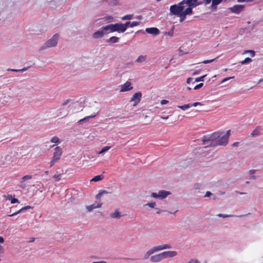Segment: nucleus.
Wrapping results in <instances>:
<instances>
[{
	"instance_id": "obj_1",
	"label": "nucleus",
	"mask_w": 263,
	"mask_h": 263,
	"mask_svg": "<svg viewBox=\"0 0 263 263\" xmlns=\"http://www.w3.org/2000/svg\"><path fill=\"white\" fill-rule=\"evenodd\" d=\"M220 137V133L215 132L211 135L204 136L203 137L202 141L204 144L208 145L205 147L217 146V140Z\"/></svg>"
},
{
	"instance_id": "obj_2",
	"label": "nucleus",
	"mask_w": 263,
	"mask_h": 263,
	"mask_svg": "<svg viewBox=\"0 0 263 263\" xmlns=\"http://www.w3.org/2000/svg\"><path fill=\"white\" fill-rule=\"evenodd\" d=\"M59 39V34L56 33L54 34L50 39L48 40L45 43L42 45L40 47V51L44 50L47 48L55 47L58 44Z\"/></svg>"
},
{
	"instance_id": "obj_3",
	"label": "nucleus",
	"mask_w": 263,
	"mask_h": 263,
	"mask_svg": "<svg viewBox=\"0 0 263 263\" xmlns=\"http://www.w3.org/2000/svg\"><path fill=\"white\" fill-rule=\"evenodd\" d=\"M185 7L181 2L177 4L173 5L170 8V15L178 16L184 13L185 11Z\"/></svg>"
},
{
	"instance_id": "obj_4",
	"label": "nucleus",
	"mask_w": 263,
	"mask_h": 263,
	"mask_svg": "<svg viewBox=\"0 0 263 263\" xmlns=\"http://www.w3.org/2000/svg\"><path fill=\"white\" fill-rule=\"evenodd\" d=\"M127 24L118 23L116 24H111L107 25L109 33L118 32V33H123L126 30Z\"/></svg>"
},
{
	"instance_id": "obj_5",
	"label": "nucleus",
	"mask_w": 263,
	"mask_h": 263,
	"mask_svg": "<svg viewBox=\"0 0 263 263\" xmlns=\"http://www.w3.org/2000/svg\"><path fill=\"white\" fill-rule=\"evenodd\" d=\"M172 248L171 246L169 244H164L162 245H159L157 246H155L149 250H148L144 255V259H146L148 258V257L154 253L155 252L161 251L165 249H169Z\"/></svg>"
},
{
	"instance_id": "obj_6",
	"label": "nucleus",
	"mask_w": 263,
	"mask_h": 263,
	"mask_svg": "<svg viewBox=\"0 0 263 263\" xmlns=\"http://www.w3.org/2000/svg\"><path fill=\"white\" fill-rule=\"evenodd\" d=\"M109 33L107 25L101 27L98 30L92 34V37L95 39L103 38L105 35Z\"/></svg>"
},
{
	"instance_id": "obj_7",
	"label": "nucleus",
	"mask_w": 263,
	"mask_h": 263,
	"mask_svg": "<svg viewBox=\"0 0 263 263\" xmlns=\"http://www.w3.org/2000/svg\"><path fill=\"white\" fill-rule=\"evenodd\" d=\"M62 154V149L60 147L57 146L54 148V152L51 161H50V166H52L54 164L58 162Z\"/></svg>"
},
{
	"instance_id": "obj_8",
	"label": "nucleus",
	"mask_w": 263,
	"mask_h": 263,
	"mask_svg": "<svg viewBox=\"0 0 263 263\" xmlns=\"http://www.w3.org/2000/svg\"><path fill=\"white\" fill-rule=\"evenodd\" d=\"M230 130L227 132L226 134L223 135H221L220 133V137L217 139V145H223L224 146L227 144L229 141V137L230 136Z\"/></svg>"
},
{
	"instance_id": "obj_9",
	"label": "nucleus",
	"mask_w": 263,
	"mask_h": 263,
	"mask_svg": "<svg viewBox=\"0 0 263 263\" xmlns=\"http://www.w3.org/2000/svg\"><path fill=\"white\" fill-rule=\"evenodd\" d=\"M171 194V193L169 191L160 190L158 193H152L151 194V196L154 198L163 199L166 198V197L170 195Z\"/></svg>"
},
{
	"instance_id": "obj_10",
	"label": "nucleus",
	"mask_w": 263,
	"mask_h": 263,
	"mask_svg": "<svg viewBox=\"0 0 263 263\" xmlns=\"http://www.w3.org/2000/svg\"><path fill=\"white\" fill-rule=\"evenodd\" d=\"M181 2L185 8H190L192 9V7H196L197 6L201 5V3H199L197 0H183Z\"/></svg>"
},
{
	"instance_id": "obj_11",
	"label": "nucleus",
	"mask_w": 263,
	"mask_h": 263,
	"mask_svg": "<svg viewBox=\"0 0 263 263\" xmlns=\"http://www.w3.org/2000/svg\"><path fill=\"white\" fill-rule=\"evenodd\" d=\"M244 6L242 5H235L232 7H230L229 10L235 14H239L243 10Z\"/></svg>"
},
{
	"instance_id": "obj_12",
	"label": "nucleus",
	"mask_w": 263,
	"mask_h": 263,
	"mask_svg": "<svg viewBox=\"0 0 263 263\" xmlns=\"http://www.w3.org/2000/svg\"><path fill=\"white\" fill-rule=\"evenodd\" d=\"M193 13V10L190 8H186L185 11L184 13L178 15L177 16L180 17L179 22L182 23L185 19L186 16L187 15H191Z\"/></svg>"
},
{
	"instance_id": "obj_13",
	"label": "nucleus",
	"mask_w": 263,
	"mask_h": 263,
	"mask_svg": "<svg viewBox=\"0 0 263 263\" xmlns=\"http://www.w3.org/2000/svg\"><path fill=\"white\" fill-rule=\"evenodd\" d=\"M142 98V93L140 92H138L134 94L130 99V101L135 102L134 106L138 104L141 101Z\"/></svg>"
},
{
	"instance_id": "obj_14",
	"label": "nucleus",
	"mask_w": 263,
	"mask_h": 263,
	"mask_svg": "<svg viewBox=\"0 0 263 263\" xmlns=\"http://www.w3.org/2000/svg\"><path fill=\"white\" fill-rule=\"evenodd\" d=\"M163 258H172L177 255V252L174 251H165L162 253Z\"/></svg>"
},
{
	"instance_id": "obj_15",
	"label": "nucleus",
	"mask_w": 263,
	"mask_h": 263,
	"mask_svg": "<svg viewBox=\"0 0 263 263\" xmlns=\"http://www.w3.org/2000/svg\"><path fill=\"white\" fill-rule=\"evenodd\" d=\"M133 87L131 86V83L127 81L125 84L121 85V92H124L133 89Z\"/></svg>"
},
{
	"instance_id": "obj_16",
	"label": "nucleus",
	"mask_w": 263,
	"mask_h": 263,
	"mask_svg": "<svg viewBox=\"0 0 263 263\" xmlns=\"http://www.w3.org/2000/svg\"><path fill=\"white\" fill-rule=\"evenodd\" d=\"M145 31L149 34H153L154 35H157L159 34V30L156 27L147 28L145 29Z\"/></svg>"
},
{
	"instance_id": "obj_17",
	"label": "nucleus",
	"mask_w": 263,
	"mask_h": 263,
	"mask_svg": "<svg viewBox=\"0 0 263 263\" xmlns=\"http://www.w3.org/2000/svg\"><path fill=\"white\" fill-rule=\"evenodd\" d=\"M96 111H97L95 112L93 114H92L90 116H87L83 119H80V120L78 121V123H79V124H82L83 122L88 121L90 119L95 118L99 114V110L97 109H96Z\"/></svg>"
},
{
	"instance_id": "obj_18",
	"label": "nucleus",
	"mask_w": 263,
	"mask_h": 263,
	"mask_svg": "<svg viewBox=\"0 0 263 263\" xmlns=\"http://www.w3.org/2000/svg\"><path fill=\"white\" fill-rule=\"evenodd\" d=\"M164 259L162 253L156 254L151 257V260L153 262H159Z\"/></svg>"
},
{
	"instance_id": "obj_19",
	"label": "nucleus",
	"mask_w": 263,
	"mask_h": 263,
	"mask_svg": "<svg viewBox=\"0 0 263 263\" xmlns=\"http://www.w3.org/2000/svg\"><path fill=\"white\" fill-rule=\"evenodd\" d=\"M262 129L261 126H257L251 133V135L253 137H256L260 135V132Z\"/></svg>"
},
{
	"instance_id": "obj_20",
	"label": "nucleus",
	"mask_w": 263,
	"mask_h": 263,
	"mask_svg": "<svg viewBox=\"0 0 263 263\" xmlns=\"http://www.w3.org/2000/svg\"><path fill=\"white\" fill-rule=\"evenodd\" d=\"M30 209H31V207L30 206H25L21 208L20 210H19L17 212H14V213H13L12 214L9 215V217H12V216H13L14 215H17V214H18L19 213H21L22 212H24L26 210Z\"/></svg>"
},
{
	"instance_id": "obj_21",
	"label": "nucleus",
	"mask_w": 263,
	"mask_h": 263,
	"mask_svg": "<svg viewBox=\"0 0 263 263\" xmlns=\"http://www.w3.org/2000/svg\"><path fill=\"white\" fill-rule=\"evenodd\" d=\"M101 206V204L100 203H94L90 205H88L86 206V209L88 212L92 211L93 209L99 208Z\"/></svg>"
},
{
	"instance_id": "obj_22",
	"label": "nucleus",
	"mask_w": 263,
	"mask_h": 263,
	"mask_svg": "<svg viewBox=\"0 0 263 263\" xmlns=\"http://www.w3.org/2000/svg\"><path fill=\"white\" fill-rule=\"evenodd\" d=\"M125 24H127L126 26V30L127 28L128 27L132 28L135 26H137L139 25L140 24V22L135 21V22H130L128 21V22H126Z\"/></svg>"
},
{
	"instance_id": "obj_23",
	"label": "nucleus",
	"mask_w": 263,
	"mask_h": 263,
	"mask_svg": "<svg viewBox=\"0 0 263 263\" xmlns=\"http://www.w3.org/2000/svg\"><path fill=\"white\" fill-rule=\"evenodd\" d=\"M147 58L146 55H139L137 59L135 60V62L137 63H143L145 62Z\"/></svg>"
},
{
	"instance_id": "obj_24",
	"label": "nucleus",
	"mask_w": 263,
	"mask_h": 263,
	"mask_svg": "<svg viewBox=\"0 0 263 263\" xmlns=\"http://www.w3.org/2000/svg\"><path fill=\"white\" fill-rule=\"evenodd\" d=\"M119 38L117 36H111L107 41V43L114 44L119 42Z\"/></svg>"
},
{
	"instance_id": "obj_25",
	"label": "nucleus",
	"mask_w": 263,
	"mask_h": 263,
	"mask_svg": "<svg viewBox=\"0 0 263 263\" xmlns=\"http://www.w3.org/2000/svg\"><path fill=\"white\" fill-rule=\"evenodd\" d=\"M110 215L112 218H120L122 216L120 212L118 211H116L115 212L111 213Z\"/></svg>"
},
{
	"instance_id": "obj_26",
	"label": "nucleus",
	"mask_w": 263,
	"mask_h": 263,
	"mask_svg": "<svg viewBox=\"0 0 263 263\" xmlns=\"http://www.w3.org/2000/svg\"><path fill=\"white\" fill-rule=\"evenodd\" d=\"M256 171H257V170L252 169V170H250L248 172V174L250 176V177L249 178L250 179L255 180L256 179V177L255 176L253 175V174H255Z\"/></svg>"
},
{
	"instance_id": "obj_27",
	"label": "nucleus",
	"mask_w": 263,
	"mask_h": 263,
	"mask_svg": "<svg viewBox=\"0 0 263 263\" xmlns=\"http://www.w3.org/2000/svg\"><path fill=\"white\" fill-rule=\"evenodd\" d=\"M106 2L110 6H116L119 4L118 0H103Z\"/></svg>"
},
{
	"instance_id": "obj_28",
	"label": "nucleus",
	"mask_w": 263,
	"mask_h": 263,
	"mask_svg": "<svg viewBox=\"0 0 263 263\" xmlns=\"http://www.w3.org/2000/svg\"><path fill=\"white\" fill-rule=\"evenodd\" d=\"M7 199L11 200V203L12 204L19 203L18 200L16 198H13L11 195H8Z\"/></svg>"
},
{
	"instance_id": "obj_29",
	"label": "nucleus",
	"mask_w": 263,
	"mask_h": 263,
	"mask_svg": "<svg viewBox=\"0 0 263 263\" xmlns=\"http://www.w3.org/2000/svg\"><path fill=\"white\" fill-rule=\"evenodd\" d=\"M103 178V176L101 175H97L91 179V181L97 182L101 180Z\"/></svg>"
},
{
	"instance_id": "obj_30",
	"label": "nucleus",
	"mask_w": 263,
	"mask_h": 263,
	"mask_svg": "<svg viewBox=\"0 0 263 263\" xmlns=\"http://www.w3.org/2000/svg\"><path fill=\"white\" fill-rule=\"evenodd\" d=\"M191 107L190 103L185 104L183 105L178 106V108L181 109L183 110H186Z\"/></svg>"
},
{
	"instance_id": "obj_31",
	"label": "nucleus",
	"mask_w": 263,
	"mask_h": 263,
	"mask_svg": "<svg viewBox=\"0 0 263 263\" xmlns=\"http://www.w3.org/2000/svg\"><path fill=\"white\" fill-rule=\"evenodd\" d=\"M53 178L54 179L55 181H59L61 179L62 174H58V172H57L53 176Z\"/></svg>"
},
{
	"instance_id": "obj_32",
	"label": "nucleus",
	"mask_w": 263,
	"mask_h": 263,
	"mask_svg": "<svg viewBox=\"0 0 263 263\" xmlns=\"http://www.w3.org/2000/svg\"><path fill=\"white\" fill-rule=\"evenodd\" d=\"M134 15L133 14H127L123 17H122V20H132L133 18Z\"/></svg>"
},
{
	"instance_id": "obj_33",
	"label": "nucleus",
	"mask_w": 263,
	"mask_h": 263,
	"mask_svg": "<svg viewBox=\"0 0 263 263\" xmlns=\"http://www.w3.org/2000/svg\"><path fill=\"white\" fill-rule=\"evenodd\" d=\"M32 178V176L31 175H25L22 178L21 182V183H23L26 180H28V179H31Z\"/></svg>"
},
{
	"instance_id": "obj_34",
	"label": "nucleus",
	"mask_w": 263,
	"mask_h": 263,
	"mask_svg": "<svg viewBox=\"0 0 263 263\" xmlns=\"http://www.w3.org/2000/svg\"><path fill=\"white\" fill-rule=\"evenodd\" d=\"M110 148V146H105L100 151L99 154H103V153L107 152Z\"/></svg>"
},
{
	"instance_id": "obj_35",
	"label": "nucleus",
	"mask_w": 263,
	"mask_h": 263,
	"mask_svg": "<svg viewBox=\"0 0 263 263\" xmlns=\"http://www.w3.org/2000/svg\"><path fill=\"white\" fill-rule=\"evenodd\" d=\"M50 141L52 143H60V141L59 138L58 137H57V136H54V137H52L51 138V139L50 140Z\"/></svg>"
},
{
	"instance_id": "obj_36",
	"label": "nucleus",
	"mask_w": 263,
	"mask_h": 263,
	"mask_svg": "<svg viewBox=\"0 0 263 263\" xmlns=\"http://www.w3.org/2000/svg\"><path fill=\"white\" fill-rule=\"evenodd\" d=\"M252 60L251 58L248 57V58H246L244 60L241 61L240 63L242 65H243V64H246L247 63H250L252 62Z\"/></svg>"
},
{
	"instance_id": "obj_37",
	"label": "nucleus",
	"mask_w": 263,
	"mask_h": 263,
	"mask_svg": "<svg viewBox=\"0 0 263 263\" xmlns=\"http://www.w3.org/2000/svg\"><path fill=\"white\" fill-rule=\"evenodd\" d=\"M108 192L105 190H103V191H101L100 193H99L97 195H96V198L97 199H99L101 196H102L103 194H108Z\"/></svg>"
},
{
	"instance_id": "obj_38",
	"label": "nucleus",
	"mask_w": 263,
	"mask_h": 263,
	"mask_svg": "<svg viewBox=\"0 0 263 263\" xmlns=\"http://www.w3.org/2000/svg\"><path fill=\"white\" fill-rule=\"evenodd\" d=\"M156 203L155 202H148L145 204V206H147L151 208H155Z\"/></svg>"
},
{
	"instance_id": "obj_39",
	"label": "nucleus",
	"mask_w": 263,
	"mask_h": 263,
	"mask_svg": "<svg viewBox=\"0 0 263 263\" xmlns=\"http://www.w3.org/2000/svg\"><path fill=\"white\" fill-rule=\"evenodd\" d=\"M206 74L204 75V76H202L201 77H198V78H196L194 81H195V82H200V81H204V78L206 77Z\"/></svg>"
},
{
	"instance_id": "obj_40",
	"label": "nucleus",
	"mask_w": 263,
	"mask_h": 263,
	"mask_svg": "<svg viewBox=\"0 0 263 263\" xmlns=\"http://www.w3.org/2000/svg\"><path fill=\"white\" fill-rule=\"evenodd\" d=\"M218 217H222V218H227V217H231L234 216L233 215H227V214H219L217 215Z\"/></svg>"
},
{
	"instance_id": "obj_41",
	"label": "nucleus",
	"mask_w": 263,
	"mask_h": 263,
	"mask_svg": "<svg viewBox=\"0 0 263 263\" xmlns=\"http://www.w3.org/2000/svg\"><path fill=\"white\" fill-rule=\"evenodd\" d=\"M218 58V57L214 58V59H211V60H205V61H203V62H202V63L203 64H208V63H210L212 62H214Z\"/></svg>"
},
{
	"instance_id": "obj_42",
	"label": "nucleus",
	"mask_w": 263,
	"mask_h": 263,
	"mask_svg": "<svg viewBox=\"0 0 263 263\" xmlns=\"http://www.w3.org/2000/svg\"><path fill=\"white\" fill-rule=\"evenodd\" d=\"M211 2H212V0H203L202 2H199V3H201V4L206 5L210 4Z\"/></svg>"
},
{
	"instance_id": "obj_43",
	"label": "nucleus",
	"mask_w": 263,
	"mask_h": 263,
	"mask_svg": "<svg viewBox=\"0 0 263 263\" xmlns=\"http://www.w3.org/2000/svg\"><path fill=\"white\" fill-rule=\"evenodd\" d=\"M186 83L189 84H190L191 83L193 84L195 83L194 79L192 78H189L187 79Z\"/></svg>"
},
{
	"instance_id": "obj_44",
	"label": "nucleus",
	"mask_w": 263,
	"mask_h": 263,
	"mask_svg": "<svg viewBox=\"0 0 263 263\" xmlns=\"http://www.w3.org/2000/svg\"><path fill=\"white\" fill-rule=\"evenodd\" d=\"M190 105H191V107L192 106H197L198 105H202L203 104L201 102H195L194 103H190Z\"/></svg>"
},
{
	"instance_id": "obj_45",
	"label": "nucleus",
	"mask_w": 263,
	"mask_h": 263,
	"mask_svg": "<svg viewBox=\"0 0 263 263\" xmlns=\"http://www.w3.org/2000/svg\"><path fill=\"white\" fill-rule=\"evenodd\" d=\"M155 210H156V213H157V214H160V213H162V212H167V211H166V210H160V209L157 208H155Z\"/></svg>"
},
{
	"instance_id": "obj_46",
	"label": "nucleus",
	"mask_w": 263,
	"mask_h": 263,
	"mask_svg": "<svg viewBox=\"0 0 263 263\" xmlns=\"http://www.w3.org/2000/svg\"><path fill=\"white\" fill-rule=\"evenodd\" d=\"M106 20L108 22H111L113 21V17L112 16H107L106 17Z\"/></svg>"
},
{
	"instance_id": "obj_47",
	"label": "nucleus",
	"mask_w": 263,
	"mask_h": 263,
	"mask_svg": "<svg viewBox=\"0 0 263 263\" xmlns=\"http://www.w3.org/2000/svg\"><path fill=\"white\" fill-rule=\"evenodd\" d=\"M70 102V100L67 99L62 104V106L63 107H65L69 102Z\"/></svg>"
},
{
	"instance_id": "obj_48",
	"label": "nucleus",
	"mask_w": 263,
	"mask_h": 263,
	"mask_svg": "<svg viewBox=\"0 0 263 263\" xmlns=\"http://www.w3.org/2000/svg\"><path fill=\"white\" fill-rule=\"evenodd\" d=\"M174 27H173L171 31H169V32H165V34H167L170 36H172L173 35V30H174Z\"/></svg>"
},
{
	"instance_id": "obj_49",
	"label": "nucleus",
	"mask_w": 263,
	"mask_h": 263,
	"mask_svg": "<svg viewBox=\"0 0 263 263\" xmlns=\"http://www.w3.org/2000/svg\"><path fill=\"white\" fill-rule=\"evenodd\" d=\"M203 85V83H201L197 85L196 86H195L194 88V89H195V90L198 89L200 88L201 87H202Z\"/></svg>"
},
{
	"instance_id": "obj_50",
	"label": "nucleus",
	"mask_w": 263,
	"mask_h": 263,
	"mask_svg": "<svg viewBox=\"0 0 263 263\" xmlns=\"http://www.w3.org/2000/svg\"><path fill=\"white\" fill-rule=\"evenodd\" d=\"M187 263H200L198 260L197 259H191L189 261H187Z\"/></svg>"
},
{
	"instance_id": "obj_51",
	"label": "nucleus",
	"mask_w": 263,
	"mask_h": 263,
	"mask_svg": "<svg viewBox=\"0 0 263 263\" xmlns=\"http://www.w3.org/2000/svg\"><path fill=\"white\" fill-rule=\"evenodd\" d=\"M250 52L251 54V57H254L255 55V52L253 50H246L245 51V53Z\"/></svg>"
},
{
	"instance_id": "obj_52",
	"label": "nucleus",
	"mask_w": 263,
	"mask_h": 263,
	"mask_svg": "<svg viewBox=\"0 0 263 263\" xmlns=\"http://www.w3.org/2000/svg\"><path fill=\"white\" fill-rule=\"evenodd\" d=\"M26 70H27L26 68H24L22 69H11L12 71H26Z\"/></svg>"
},
{
	"instance_id": "obj_53",
	"label": "nucleus",
	"mask_w": 263,
	"mask_h": 263,
	"mask_svg": "<svg viewBox=\"0 0 263 263\" xmlns=\"http://www.w3.org/2000/svg\"><path fill=\"white\" fill-rule=\"evenodd\" d=\"M168 102V101L166 100H162L161 101V104L162 105H165V104H167Z\"/></svg>"
},
{
	"instance_id": "obj_54",
	"label": "nucleus",
	"mask_w": 263,
	"mask_h": 263,
	"mask_svg": "<svg viewBox=\"0 0 263 263\" xmlns=\"http://www.w3.org/2000/svg\"><path fill=\"white\" fill-rule=\"evenodd\" d=\"M238 2L239 3H243V2H252L253 0H237Z\"/></svg>"
},
{
	"instance_id": "obj_55",
	"label": "nucleus",
	"mask_w": 263,
	"mask_h": 263,
	"mask_svg": "<svg viewBox=\"0 0 263 263\" xmlns=\"http://www.w3.org/2000/svg\"><path fill=\"white\" fill-rule=\"evenodd\" d=\"M212 195V193L209 192V191H207L204 195L205 197H210L211 195Z\"/></svg>"
},
{
	"instance_id": "obj_56",
	"label": "nucleus",
	"mask_w": 263,
	"mask_h": 263,
	"mask_svg": "<svg viewBox=\"0 0 263 263\" xmlns=\"http://www.w3.org/2000/svg\"><path fill=\"white\" fill-rule=\"evenodd\" d=\"M35 238L34 237H31L29 239V240L28 241V242L30 243L34 241Z\"/></svg>"
},
{
	"instance_id": "obj_57",
	"label": "nucleus",
	"mask_w": 263,
	"mask_h": 263,
	"mask_svg": "<svg viewBox=\"0 0 263 263\" xmlns=\"http://www.w3.org/2000/svg\"><path fill=\"white\" fill-rule=\"evenodd\" d=\"M234 77H229V78H225L223 79V80L222 81V82H225V81H227V80H230V79H232Z\"/></svg>"
},
{
	"instance_id": "obj_58",
	"label": "nucleus",
	"mask_w": 263,
	"mask_h": 263,
	"mask_svg": "<svg viewBox=\"0 0 263 263\" xmlns=\"http://www.w3.org/2000/svg\"><path fill=\"white\" fill-rule=\"evenodd\" d=\"M4 242V238L0 236V243H3Z\"/></svg>"
},
{
	"instance_id": "obj_59",
	"label": "nucleus",
	"mask_w": 263,
	"mask_h": 263,
	"mask_svg": "<svg viewBox=\"0 0 263 263\" xmlns=\"http://www.w3.org/2000/svg\"><path fill=\"white\" fill-rule=\"evenodd\" d=\"M199 71L198 70H196V71H195L193 73V75L195 76V75H196V74H199Z\"/></svg>"
},
{
	"instance_id": "obj_60",
	"label": "nucleus",
	"mask_w": 263,
	"mask_h": 263,
	"mask_svg": "<svg viewBox=\"0 0 263 263\" xmlns=\"http://www.w3.org/2000/svg\"><path fill=\"white\" fill-rule=\"evenodd\" d=\"M3 252V247L0 245V253Z\"/></svg>"
},
{
	"instance_id": "obj_61",
	"label": "nucleus",
	"mask_w": 263,
	"mask_h": 263,
	"mask_svg": "<svg viewBox=\"0 0 263 263\" xmlns=\"http://www.w3.org/2000/svg\"><path fill=\"white\" fill-rule=\"evenodd\" d=\"M177 211H178L177 210V211H175V212H168L169 213H171V214H173L174 215H176V213L177 212Z\"/></svg>"
},
{
	"instance_id": "obj_62",
	"label": "nucleus",
	"mask_w": 263,
	"mask_h": 263,
	"mask_svg": "<svg viewBox=\"0 0 263 263\" xmlns=\"http://www.w3.org/2000/svg\"><path fill=\"white\" fill-rule=\"evenodd\" d=\"M6 159L8 160L9 161H11V158H9L8 156H6Z\"/></svg>"
},
{
	"instance_id": "obj_63",
	"label": "nucleus",
	"mask_w": 263,
	"mask_h": 263,
	"mask_svg": "<svg viewBox=\"0 0 263 263\" xmlns=\"http://www.w3.org/2000/svg\"><path fill=\"white\" fill-rule=\"evenodd\" d=\"M168 117H161V118L162 119H164V120H166L167 119H168Z\"/></svg>"
},
{
	"instance_id": "obj_64",
	"label": "nucleus",
	"mask_w": 263,
	"mask_h": 263,
	"mask_svg": "<svg viewBox=\"0 0 263 263\" xmlns=\"http://www.w3.org/2000/svg\"><path fill=\"white\" fill-rule=\"evenodd\" d=\"M239 194L240 195H243V194H246V193H245V192H238Z\"/></svg>"
}]
</instances>
